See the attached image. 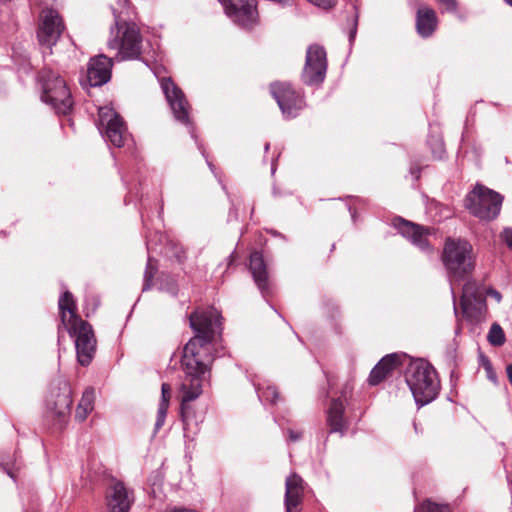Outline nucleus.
Returning <instances> with one entry per match:
<instances>
[{
  "instance_id": "obj_1",
  "label": "nucleus",
  "mask_w": 512,
  "mask_h": 512,
  "mask_svg": "<svg viewBox=\"0 0 512 512\" xmlns=\"http://www.w3.org/2000/svg\"><path fill=\"white\" fill-rule=\"evenodd\" d=\"M222 316L213 307L197 309L189 316L194 336L185 344L181 357L183 377L181 380L180 414L184 431L197 427L192 401L203 392V385L210 379L211 367L216 357L217 336L221 333Z\"/></svg>"
},
{
  "instance_id": "obj_2",
  "label": "nucleus",
  "mask_w": 512,
  "mask_h": 512,
  "mask_svg": "<svg viewBox=\"0 0 512 512\" xmlns=\"http://www.w3.org/2000/svg\"><path fill=\"white\" fill-rule=\"evenodd\" d=\"M61 317L60 333L63 326L74 338L77 361L81 366H88L96 352V338L92 326L76 314V304L69 291L63 292L58 301Z\"/></svg>"
},
{
  "instance_id": "obj_3",
  "label": "nucleus",
  "mask_w": 512,
  "mask_h": 512,
  "mask_svg": "<svg viewBox=\"0 0 512 512\" xmlns=\"http://www.w3.org/2000/svg\"><path fill=\"white\" fill-rule=\"evenodd\" d=\"M472 250V245L466 240L448 238L445 242L442 262L447 272L453 298H455L454 285L469 278L475 268Z\"/></svg>"
},
{
  "instance_id": "obj_4",
  "label": "nucleus",
  "mask_w": 512,
  "mask_h": 512,
  "mask_svg": "<svg viewBox=\"0 0 512 512\" xmlns=\"http://www.w3.org/2000/svg\"><path fill=\"white\" fill-rule=\"evenodd\" d=\"M404 377L418 407L429 404L438 396L440 381L436 370L428 362H410Z\"/></svg>"
},
{
  "instance_id": "obj_5",
  "label": "nucleus",
  "mask_w": 512,
  "mask_h": 512,
  "mask_svg": "<svg viewBox=\"0 0 512 512\" xmlns=\"http://www.w3.org/2000/svg\"><path fill=\"white\" fill-rule=\"evenodd\" d=\"M38 80L42 90L41 100L58 115H68L72 111L74 101L66 81L50 68H43Z\"/></svg>"
},
{
  "instance_id": "obj_6",
  "label": "nucleus",
  "mask_w": 512,
  "mask_h": 512,
  "mask_svg": "<svg viewBox=\"0 0 512 512\" xmlns=\"http://www.w3.org/2000/svg\"><path fill=\"white\" fill-rule=\"evenodd\" d=\"M115 27H111V34L107 45L110 49H118L120 61L138 59L141 55L142 37L134 23H126L120 17L116 9H113Z\"/></svg>"
},
{
  "instance_id": "obj_7",
  "label": "nucleus",
  "mask_w": 512,
  "mask_h": 512,
  "mask_svg": "<svg viewBox=\"0 0 512 512\" xmlns=\"http://www.w3.org/2000/svg\"><path fill=\"white\" fill-rule=\"evenodd\" d=\"M160 86L172 111L174 119L182 125L186 126L189 130V133L191 134V137L197 141L193 123L190 119L191 106L188 103L184 92L171 80V78L163 77L160 80ZM197 146L201 151V154L205 157L209 169L213 174H215V166L208 160L205 154V150L200 144H197Z\"/></svg>"
},
{
  "instance_id": "obj_8",
  "label": "nucleus",
  "mask_w": 512,
  "mask_h": 512,
  "mask_svg": "<svg viewBox=\"0 0 512 512\" xmlns=\"http://www.w3.org/2000/svg\"><path fill=\"white\" fill-rule=\"evenodd\" d=\"M503 196L494 190L477 184L464 199V206L471 214L482 220L495 219L501 210Z\"/></svg>"
},
{
  "instance_id": "obj_9",
  "label": "nucleus",
  "mask_w": 512,
  "mask_h": 512,
  "mask_svg": "<svg viewBox=\"0 0 512 512\" xmlns=\"http://www.w3.org/2000/svg\"><path fill=\"white\" fill-rule=\"evenodd\" d=\"M98 129L107 143L118 148L123 147L131 138L121 115L109 106L98 110Z\"/></svg>"
},
{
  "instance_id": "obj_10",
  "label": "nucleus",
  "mask_w": 512,
  "mask_h": 512,
  "mask_svg": "<svg viewBox=\"0 0 512 512\" xmlns=\"http://www.w3.org/2000/svg\"><path fill=\"white\" fill-rule=\"evenodd\" d=\"M72 389L67 380H55L46 397V410L50 417L56 419L63 426L71 413Z\"/></svg>"
},
{
  "instance_id": "obj_11",
  "label": "nucleus",
  "mask_w": 512,
  "mask_h": 512,
  "mask_svg": "<svg viewBox=\"0 0 512 512\" xmlns=\"http://www.w3.org/2000/svg\"><path fill=\"white\" fill-rule=\"evenodd\" d=\"M327 67L328 61L325 48L319 44L309 45L306 50L301 81L307 86H320L326 78Z\"/></svg>"
},
{
  "instance_id": "obj_12",
  "label": "nucleus",
  "mask_w": 512,
  "mask_h": 512,
  "mask_svg": "<svg viewBox=\"0 0 512 512\" xmlns=\"http://www.w3.org/2000/svg\"><path fill=\"white\" fill-rule=\"evenodd\" d=\"M270 92L276 100L283 117L286 119L297 117L305 107L304 97L289 83H271Z\"/></svg>"
},
{
  "instance_id": "obj_13",
  "label": "nucleus",
  "mask_w": 512,
  "mask_h": 512,
  "mask_svg": "<svg viewBox=\"0 0 512 512\" xmlns=\"http://www.w3.org/2000/svg\"><path fill=\"white\" fill-rule=\"evenodd\" d=\"M63 30L64 24L58 12L53 9L47 10L37 30L38 42L44 57L52 54V47L59 40Z\"/></svg>"
},
{
  "instance_id": "obj_14",
  "label": "nucleus",
  "mask_w": 512,
  "mask_h": 512,
  "mask_svg": "<svg viewBox=\"0 0 512 512\" xmlns=\"http://www.w3.org/2000/svg\"><path fill=\"white\" fill-rule=\"evenodd\" d=\"M351 392L352 387L347 383L341 392V396L331 400L330 406L326 411L328 435L339 434L340 437H343L348 431L349 421L345 416L344 401H346L347 395L351 394Z\"/></svg>"
},
{
  "instance_id": "obj_15",
  "label": "nucleus",
  "mask_w": 512,
  "mask_h": 512,
  "mask_svg": "<svg viewBox=\"0 0 512 512\" xmlns=\"http://www.w3.org/2000/svg\"><path fill=\"white\" fill-rule=\"evenodd\" d=\"M392 226L420 251L432 252V247L427 239V236L431 234V228L408 221L400 216L392 219Z\"/></svg>"
},
{
  "instance_id": "obj_16",
  "label": "nucleus",
  "mask_w": 512,
  "mask_h": 512,
  "mask_svg": "<svg viewBox=\"0 0 512 512\" xmlns=\"http://www.w3.org/2000/svg\"><path fill=\"white\" fill-rule=\"evenodd\" d=\"M226 15L235 23L243 28L252 26L255 20L256 1L255 0H218Z\"/></svg>"
},
{
  "instance_id": "obj_17",
  "label": "nucleus",
  "mask_w": 512,
  "mask_h": 512,
  "mask_svg": "<svg viewBox=\"0 0 512 512\" xmlns=\"http://www.w3.org/2000/svg\"><path fill=\"white\" fill-rule=\"evenodd\" d=\"M112 59L100 54L90 58L87 66V81L91 87H101L111 79Z\"/></svg>"
},
{
  "instance_id": "obj_18",
  "label": "nucleus",
  "mask_w": 512,
  "mask_h": 512,
  "mask_svg": "<svg viewBox=\"0 0 512 512\" xmlns=\"http://www.w3.org/2000/svg\"><path fill=\"white\" fill-rule=\"evenodd\" d=\"M106 498L110 512H128L134 502L132 491H129L121 481H114L111 484Z\"/></svg>"
},
{
  "instance_id": "obj_19",
  "label": "nucleus",
  "mask_w": 512,
  "mask_h": 512,
  "mask_svg": "<svg viewBox=\"0 0 512 512\" xmlns=\"http://www.w3.org/2000/svg\"><path fill=\"white\" fill-rule=\"evenodd\" d=\"M249 271L253 280L264 298L270 295L271 289L268 280L267 265L259 251H253L249 259Z\"/></svg>"
},
{
  "instance_id": "obj_20",
  "label": "nucleus",
  "mask_w": 512,
  "mask_h": 512,
  "mask_svg": "<svg viewBox=\"0 0 512 512\" xmlns=\"http://www.w3.org/2000/svg\"><path fill=\"white\" fill-rule=\"evenodd\" d=\"M303 479L293 473L285 481L284 504L286 512H299L298 507L302 503L304 494Z\"/></svg>"
},
{
  "instance_id": "obj_21",
  "label": "nucleus",
  "mask_w": 512,
  "mask_h": 512,
  "mask_svg": "<svg viewBox=\"0 0 512 512\" xmlns=\"http://www.w3.org/2000/svg\"><path fill=\"white\" fill-rule=\"evenodd\" d=\"M415 26L421 38H430L438 27L436 12L428 6H420L416 11Z\"/></svg>"
},
{
  "instance_id": "obj_22",
  "label": "nucleus",
  "mask_w": 512,
  "mask_h": 512,
  "mask_svg": "<svg viewBox=\"0 0 512 512\" xmlns=\"http://www.w3.org/2000/svg\"><path fill=\"white\" fill-rule=\"evenodd\" d=\"M464 281L460 305L463 314L466 317H471L474 304H481L482 302V293L479 291V286L476 281L469 280V278Z\"/></svg>"
},
{
  "instance_id": "obj_23",
  "label": "nucleus",
  "mask_w": 512,
  "mask_h": 512,
  "mask_svg": "<svg viewBox=\"0 0 512 512\" xmlns=\"http://www.w3.org/2000/svg\"><path fill=\"white\" fill-rule=\"evenodd\" d=\"M399 363V355L396 353L384 356L371 370L368 382L372 386L380 384Z\"/></svg>"
},
{
  "instance_id": "obj_24",
  "label": "nucleus",
  "mask_w": 512,
  "mask_h": 512,
  "mask_svg": "<svg viewBox=\"0 0 512 512\" xmlns=\"http://www.w3.org/2000/svg\"><path fill=\"white\" fill-rule=\"evenodd\" d=\"M122 180L127 188V194L124 199L125 204L133 203L138 207L142 222L145 225L144 211L147 210V207L143 198V194L140 191V179H127L126 177L122 176Z\"/></svg>"
},
{
  "instance_id": "obj_25",
  "label": "nucleus",
  "mask_w": 512,
  "mask_h": 512,
  "mask_svg": "<svg viewBox=\"0 0 512 512\" xmlns=\"http://www.w3.org/2000/svg\"><path fill=\"white\" fill-rule=\"evenodd\" d=\"M95 390L92 387H87L81 397V400L76 409L75 418L80 422L84 421L88 414L94 408Z\"/></svg>"
},
{
  "instance_id": "obj_26",
  "label": "nucleus",
  "mask_w": 512,
  "mask_h": 512,
  "mask_svg": "<svg viewBox=\"0 0 512 512\" xmlns=\"http://www.w3.org/2000/svg\"><path fill=\"white\" fill-rule=\"evenodd\" d=\"M146 247L148 252V259L144 272V283L142 287L143 292L148 291L152 287L153 278L157 271L156 264L154 263V259L151 256V253L156 251V248L154 247L152 240L149 238L146 240Z\"/></svg>"
},
{
  "instance_id": "obj_27",
  "label": "nucleus",
  "mask_w": 512,
  "mask_h": 512,
  "mask_svg": "<svg viewBox=\"0 0 512 512\" xmlns=\"http://www.w3.org/2000/svg\"><path fill=\"white\" fill-rule=\"evenodd\" d=\"M255 390L257 392L258 398L261 402H269L271 404H275L279 399V393L275 386L268 385L265 388L259 384H255Z\"/></svg>"
},
{
  "instance_id": "obj_28",
  "label": "nucleus",
  "mask_w": 512,
  "mask_h": 512,
  "mask_svg": "<svg viewBox=\"0 0 512 512\" xmlns=\"http://www.w3.org/2000/svg\"><path fill=\"white\" fill-rule=\"evenodd\" d=\"M12 59L18 66L19 71L23 73H30L32 71V64L29 55L25 51H20V48L14 47L12 52Z\"/></svg>"
},
{
  "instance_id": "obj_29",
  "label": "nucleus",
  "mask_w": 512,
  "mask_h": 512,
  "mask_svg": "<svg viewBox=\"0 0 512 512\" xmlns=\"http://www.w3.org/2000/svg\"><path fill=\"white\" fill-rule=\"evenodd\" d=\"M158 290L165 292L172 297H177L179 294V288L177 281L171 275H162L158 281Z\"/></svg>"
},
{
  "instance_id": "obj_30",
  "label": "nucleus",
  "mask_w": 512,
  "mask_h": 512,
  "mask_svg": "<svg viewBox=\"0 0 512 512\" xmlns=\"http://www.w3.org/2000/svg\"><path fill=\"white\" fill-rule=\"evenodd\" d=\"M487 340L492 346L496 347L502 346L505 343L506 337L504 330L498 323H493L491 325Z\"/></svg>"
},
{
  "instance_id": "obj_31",
  "label": "nucleus",
  "mask_w": 512,
  "mask_h": 512,
  "mask_svg": "<svg viewBox=\"0 0 512 512\" xmlns=\"http://www.w3.org/2000/svg\"><path fill=\"white\" fill-rule=\"evenodd\" d=\"M427 143L431 149L433 156L437 159H441L445 153L444 142L439 136L431 135Z\"/></svg>"
},
{
  "instance_id": "obj_32",
  "label": "nucleus",
  "mask_w": 512,
  "mask_h": 512,
  "mask_svg": "<svg viewBox=\"0 0 512 512\" xmlns=\"http://www.w3.org/2000/svg\"><path fill=\"white\" fill-rule=\"evenodd\" d=\"M417 512H451L448 504H438L430 500H426L418 506Z\"/></svg>"
},
{
  "instance_id": "obj_33",
  "label": "nucleus",
  "mask_w": 512,
  "mask_h": 512,
  "mask_svg": "<svg viewBox=\"0 0 512 512\" xmlns=\"http://www.w3.org/2000/svg\"><path fill=\"white\" fill-rule=\"evenodd\" d=\"M353 14L350 18L347 20V24L349 26V32H348V38H349V45L350 47L353 45L354 40L357 35V29H358V11L356 9V6H353Z\"/></svg>"
},
{
  "instance_id": "obj_34",
  "label": "nucleus",
  "mask_w": 512,
  "mask_h": 512,
  "mask_svg": "<svg viewBox=\"0 0 512 512\" xmlns=\"http://www.w3.org/2000/svg\"><path fill=\"white\" fill-rule=\"evenodd\" d=\"M479 363L484 368L487 378L494 384L498 383L497 374L493 369L492 363L488 357L481 354L479 356Z\"/></svg>"
},
{
  "instance_id": "obj_35",
  "label": "nucleus",
  "mask_w": 512,
  "mask_h": 512,
  "mask_svg": "<svg viewBox=\"0 0 512 512\" xmlns=\"http://www.w3.org/2000/svg\"><path fill=\"white\" fill-rule=\"evenodd\" d=\"M168 408H165V404L159 405L157 410V418L155 422L154 432L157 433L160 428L164 425L167 416Z\"/></svg>"
},
{
  "instance_id": "obj_36",
  "label": "nucleus",
  "mask_w": 512,
  "mask_h": 512,
  "mask_svg": "<svg viewBox=\"0 0 512 512\" xmlns=\"http://www.w3.org/2000/svg\"><path fill=\"white\" fill-rule=\"evenodd\" d=\"M171 397V388L167 383H163L161 386V400L159 405L165 404V408L169 407V401Z\"/></svg>"
},
{
  "instance_id": "obj_37",
  "label": "nucleus",
  "mask_w": 512,
  "mask_h": 512,
  "mask_svg": "<svg viewBox=\"0 0 512 512\" xmlns=\"http://www.w3.org/2000/svg\"><path fill=\"white\" fill-rule=\"evenodd\" d=\"M443 7V12L455 13L458 8L457 0H436Z\"/></svg>"
},
{
  "instance_id": "obj_38",
  "label": "nucleus",
  "mask_w": 512,
  "mask_h": 512,
  "mask_svg": "<svg viewBox=\"0 0 512 512\" xmlns=\"http://www.w3.org/2000/svg\"><path fill=\"white\" fill-rule=\"evenodd\" d=\"M421 165L418 162L412 161L410 163L409 172L414 180H418L420 178Z\"/></svg>"
},
{
  "instance_id": "obj_39",
  "label": "nucleus",
  "mask_w": 512,
  "mask_h": 512,
  "mask_svg": "<svg viewBox=\"0 0 512 512\" xmlns=\"http://www.w3.org/2000/svg\"><path fill=\"white\" fill-rule=\"evenodd\" d=\"M502 238L507 246L512 249V228H505L502 232Z\"/></svg>"
},
{
  "instance_id": "obj_40",
  "label": "nucleus",
  "mask_w": 512,
  "mask_h": 512,
  "mask_svg": "<svg viewBox=\"0 0 512 512\" xmlns=\"http://www.w3.org/2000/svg\"><path fill=\"white\" fill-rule=\"evenodd\" d=\"M302 438V432L301 431H295L292 429H288V441L290 442H297Z\"/></svg>"
},
{
  "instance_id": "obj_41",
  "label": "nucleus",
  "mask_w": 512,
  "mask_h": 512,
  "mask_svg": "<svg viewBox=\"0 0 512 512\" xmlns=\"http://www.w3.org/2000/svg\"><path fill=\"white\" fill-rule=\"evenodd\" d=\"M486 294L488 296H491L492 298H494L496 300V302H498V303L502 300L501 293L493 288L487 289Z\"/></svg>"
},
{
  "instance_id": "obj_42",
  "label": "nucleus",
  "mask_w": 512,
  "mask_h": 512,
  "mask_svg": "<svg viewBox=\"0 0 512 512\" xmlns=\"http://www.w3.org/2000/svg\"><path fill=\"white\" fill-rule=\"evenodd\" d=\"M0 465L3 467V469L6 471L7 475L10 478L15 479V475H14L12 468L10 467V464L8 462H6L4 459H2L0 462Z\"/></svg>"
},
{
  "instance_id": "obj_43",
  "label": "nucleus",
  "mask_w": 512,
  "mask_h": 512,
  "mask_svg": "<svg viewBox=\"0 0 512 512\" xmlns=\"http://www.w3.org/2000/svg\"><path fill=\"white\" fill-rule=\"evenodd\" d=\"M229 218H234V219H237L238 218V213H237V209L234 207V204H232V207L230 208V211H229Z\"/></svg>"
},
{
  "instance_id": "obj_44",
  "label": "nucleus",
  "mask_w": 512,
  "mask_h": 512,
  "mask_svg": "<svg viewBox=\"0 0 512 512\" xmlns=\"http://www.w3.org/2000/svg\"><path fill=\"white\" fill-rule=\"evenodd\" d=\"M174 255L176 256L178 261H182V259L184 258V251L182 250V248H177Z\"/></svg>"
},
{
  "instance_id": "obj_45",
  "label": "nucleus",
  "mask_w": 512,
  "mask_h": 512,
  "mask_svg": "<svg viewBox=\"0 0 512 512\" xmlns=\"http://www.w3.org/2000/svg\"><path fill=\"white\" fill-rule=\"evenodd\" d=\"M506 373L510 384L512 385V363L506 366Z\"/></svg>"
},
{
  "instance_id": "obj_46",
  "label": "nucleus",
  "mask_w": 512,
  "mask_h": 512,
  "mask_svg": "<svg viewBox=\"0 0 512 512\" xmlns=\"http://www.w3.org/2000/svg\"><path fill=\"white\" fill-rule=\"evenodd\" d=\"M348 210H349V212L351 214L352 221L355 223L356 222V218H357L356 211L353 210L351 206H348Z\"/></svg>"
},
{
  "instance_id": "obj_47",
  "label": "nucleus",
  "mask_w": 512,
  "mask_h": 512,
  "mask_svg": "<svg viewBox=\"0 0 512 512\" xmlns=\"http://www.w3.org/2000/svg\"><path fill=\"white\" fill-rule=\"evenodd\" d=\"M163 211H164V204H163V200H161V202H160V207H159V211H158V217H159V218H162V216H163Z\"/></svg>"
},
{
  "instance_id": "obj_48",
  "label": "nucleus",
  "mask_w": 512,
  "mask_h": 512,
  "mask_svg": "<svg viewBox=\"0 0 512 512\" xmlns=\"http://www.w3.org/2000/svg\"><path fill=\"white\" fill-rule=\"evenodd\" d=\"M235 260V252H232L228 257V266L232 265Z\"/></svg>"
},
{
  "instance_id": "obj_49",
  "label": "nucleus",
  "mask_w": 512,
  "mask_h": 512,
  "mask_svg": "<svg viewBox=\"0 0 512 512\" xmlns=\"http://www.w3.org/2000/svg\"><path fill=\"white\" fill-rule=\"evenodd\" d=\"M272 194H273V196H275V197H277V196H280V195H281L280 191L278 190V188H277L275 185L273 186Z\"/></svg>"
},
{
  "instance_id": "obj_50",
  "label": "nucleus",
  "mask_w": 512,
  "mask_h": 512,
  "mask_svg": "<svg viewBox=\"0 0 512 512\" xmlns=\"http://www.w3.org/2000/svg\"><path fill=\"white\" fill-rule=\"evenodd\" d=\"M276 172V164H275V160L272 161V164H271V174L274 175Z\"/></svg>"
},
{
  "instance_id": "obj_51",
  "label": "nucleus",
  "mask_w": 512,
  "mask_h": 512,
  "mask_svg": "<svg viewBox=\"0 0 512 512\" xmlns=\"http://www.w3.org/2000/svg\"><path fill=\"white\" fill-rule=\"evenodd\" d=\"M117 2L119 3V5L121 6H125L128 4V0H117Z\"/></svg>"
},
{
  "instance_id": "obj_52",
  "label": "nucleus",
  "mask_w": 512,
  "mask_h": 512,
  "mask_svg": "<svg viewBox=\"0 0 512 512\" xmlns=\"http://www.w3.org/2000/svg\"><path fill=\"white\" fill-rule=\"evenodd\" d=\"M272 234H273L274 236H278V237H281V238L285 239V236H284V235H282L281 233L277 232V231H273V232H272Z\"/></svg>"
},
{
  "instance_id": "obj_53",
  "label": "nucleus",
  "mask_w": 512,
  "mask_h": 512,
  "mask_svg": "<svg viewBox=\"0 0 512 512\" xmlns=\"http://www.w3.org/2000/svg\"><path fill=\"white\" fill-rule=\"evenodd\" d=\"M270 148V143H266L264 146L265 152H267Z\"/></svg>"
},
{
  "instance_id": "obj_54",
  "label": "nucleus",
  "mask_w": 512,
  "mask_h": 512,
  "mask_svg": "<svg viewBox=\"0 0 512 512\" xmlns=\"http://www.w3.org/2000/svg\"><path fill=\"white\" fill-rule=\"evenodd\" d=\"M414 430L416 433H418V425L416 422H413Z\"/></svg>"
},
{
  "instance_id": "obj_55",
  "label": "nucleus",
  "mask_w": 512,
  "mask_h": 512,
  "mask_svg": "<svg viewBox=\"0 0 512 512\" xmlns=\"http://www.w3.org/2000/svg\"><path fill=\"white\" fill-rule=\"evenodd\" d=\"M506 4L510 5L512 7V0H504Z\"/></svg>"
},
{
  "instance_id": "obj_56",
  "label": "nucleus",
  "mask_w": 512,
  "mask_h": 512,
  "mask_svg": "<svg viewBox=\"0 0 512 512\" xmlns=\"http://www.w3.org/2000/svg\"><path fill=\"white\" fill-rule=\"evenodd\" d=\"M474 152H475V154H477L478 156L480 155V151H479L477 148H474Z\"/></svg>"
},
{
  "instance_id": "obj_57",
  "label": "nucleus",
  "mask_w": 512,
  "mask_h": 512,
  "mask_svg": "<svg viewBox=\"0 0 512 512\" xmlns=\"http://www.w3.org/2000/svg\"><path fill=\"white\" fill-rule=\"evenodd\" d=\"M327 440H328V435L325 437V439H324V443H326V442H327Z\"/></svg>"
}]
</instances>
